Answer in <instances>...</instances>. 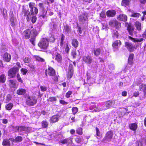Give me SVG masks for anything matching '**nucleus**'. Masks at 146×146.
I'll list each match as a JSON object with an SVG mask.
<instances>
[{"mask_svg":"<svg viewBox=\"0 0 146 146\" xmlns=\"http://www.w3.org/2000/svg\"><path fill=\"white\" fill-rule=\"evenodd\" d=\"M37 101V100L35 96H27L26 103L28 105L33 106L36 103Z\"/></svg>","mask_w":146,"mask_h":146,"instance_id":"f257e3e1","label":"nucleus"},{"mask_svg":"<svg viewBox=\"0 0 146 146\" xmlns=\"http://www.w3.org/2000/svg\"><path fill=\"white\" fill-rule=\"evenodd\" d=\"M48 44V40L47 39L43 38L38 43V46L40 48L45 49L47 48Z\"/></svg>","mask_w":146,"mask_h":146,"instance_id":"f03ea898","label":"nucleus"},{"mask_svg":"<svg viewBox=\"0 0 146 146\" xmlns=\"http://www.w3.org/2000/svg\"><path fill=\"white\" fill-rule=\"evenodd\" d=\"M19 71V68L16 67V66L11 68L8 71V75L10 78H13L16 76V74Z\"/></svg>","mask_w":146,"mask_h":146,"instance_id":"7ed1b4c3","label":"nucleus"},{"mask_svg":"<svg viewBox=\"0 0 146 146\" xmlns=\"http://www.w3.org/2000/svg\"><path fill=\"white\" fill-rule=\"evenodd\" d=\"M33 12H31L30 11L29 12L28 10L25 12V15H27V18L29 19L31 17V15H36L38 13V11L36 7H35L34 8H33Z\"/></svg>","mask_w":146,"mask_h":146,"instance_id":"20e7f679","label":"nucleus"},{"mask_svg":"<svg viewBox=\"0 0 146 146\" xmlns=\"http://www.w3.org/2000/svg\"><path fill=\"white\" fill-rule=\"evenodd\" d=\"M88 15L87 13H84L79 17V19L80 23L81 24H86L87 23Z\"/></svg>","mask_w":146,"mask_h":146,"instance_id":"39448f33","label":"nucleus"},{"mask_svg":"<svg viewBox=\"0 0 146 146\" xmlns=\"http://www.w3.org/2000/svg\"><path fill=\"white\" fill-rule=\"evenodd\" d=\"M31 33V35L32 34L33 35L31 36V38L29 40L32 44L34 45L35 44V38L38 35L37 32L36 30L33 29L32 30Z\"/></svg>","mask_w":146,"mask_h":146,"instance_id":"423d86ee","label":"nucleus"},{"mask_svg":"<svg viewBox=\"0 0 146 146\" xmlns=\"http://www.w3.org/2000/svg\"><path fill=\"white\" fill-rule=\"evenodd\" d=\"M113 133L111 131H108L106 134L104 138L103 139V141H110L112 138Z\"/></svg>","mask_w":146,"mask_h":146,"instance_id":"0eeeda50","label":"nucleus"},{"mask_svg":"<svg viewBox=\"0 0 146 146\" xmlns=\"http://www.w3.org/2000/svg\"><path fill=\"white\" fill-rule=\"evenodd\" d=\"M55 70L51 67H49L48 69L45 70V74L46 76L47 74L50 76H53L55 75Z\"/></svg>","mask_w":146,"mask_h":146,"instance_id":"6e6552de","label":"nucleus"},{"mask_svg":"<svg viewBox=\"0 0 146 146\" xmlns=\"http://www.w3.org/2000/svg\"><path fill=\"white\" fill-rule=\"evenodd\" d=\"M121 45V42L120 40H117L113 42L112 46L114 50H118V48Z\"/></svg>","mask_w":146,"mask_h":146,"instance_id":"1a4fd4ad","label":"nucleus"},{"mask_svg":"<svg viewBox=\"0 0 146 146\" xmlns=\"http://www.w3.org/2000/svg\"><path fill=\"white\" fill-rule=\"evenodd\" d=\"M125 46L127 48L128 51L132 52L135 48V46L133 45L131 43L129 42H125Z\"/></svg>","mask_w":146,"mask_h":146,"instance_id":"9d476101","label":"nucleus"},{"mask_svg":"<svg viewBox=\"0 0 146 146\" xmlns=\"http://www.w3.org/2000/svg\"><path fill=\"white\" fill-rule=\"evenodd\" d=\"M60 116L59 115H55L50 117V123L56 122L58 121L60 118Z\"/></svg>","mask_w":146,"mask_h":146,"instance_id":"9b49d317","label":"nucleus"},{"mask_svg":"<svg viewBox=\"0 0 146 146\" xmlns=\"http://www.w3.org/2000/svg\"><path fill=\"white\" fill-rule=\"evenodd\" d=\"M109 25L110 26L115 27L116 28H119L120 25V23L115 20H112L110 21L109 22Z\"/></svg>","mask_w":146,"mask_h":146,"instance_id":"f8f14e48","label":"nucleus"},{"mask_svg":"<svg viewBox=\"0 0 146 146\" xmlns=\"http://www.w3.org/2000/svg\"><path fill=\"white\" fill-rule=\"evenodd\" d=\"M73 66L71 64H70L69 65L68 71L67 75V77L69 78H71L73 74Z\"/></svg>","mask_w":146,"mask_h":146,"instance_id":"ddd939ff","label":"nucleus"},{"mask_svg":"<svg viewBox=\"0 0 146 146\" xmlns=\"http://www.w3.org/2000/svg\"><path fill=\"white\" fill-rule=\"evenodd\" d=\"M3 60L6 62H9L11 58V55L7 52L5 53L3 55Z\"/></svg>","mask_w":146,"mask_h":146,"instance_id":"4468645a","label":"nucleus"},{"mask_svg":"<svg viewBox=\"0 0 146 146\" xmlns=\"http://www.w3.org/2000/svg\"><path fill=\"white\" fill-rule=\"evenodd\" d=\"M139 90L143 91L144 95L146 94V84H140L139 86Z\"/></svg>","mask_w":146,"mask_h":146,"instance_id":"2eb2a0df","label":"nucleus"},{"mask_svg":"<svg viewBox=\"0 0 146 146\" xmlns=\"http://www.w3.org/2000/svg\"><path fill=\"white\" fill-rule=\"evenodd\" d=\"M134 28L132 26H129L127 27V30L128 31L129 34L131 36H133V34L136 33V32L134 31Z\"/></svg>","mask_w":146,"mask_h":146,"instance_id":"dca6fc26","label":"nucleus"},{"mask_svg":"<svg viewBox=\"0 0 146 146\" xmlns=\"http://www.w3.org/2000/svg\"><path fill=\"white\" fill-rule=\"evenodd\" d=\"M83 61L87 64H90L91 63L92 59L91 56H84L83 58Z\"/></svg>","mask_w":146,"mask_h":146,"instance_id":"f3484780","label":"nucleus"},{"mask_svg":"<svg viewBox=\"0 0 146 146\" xmlns=\"http://www.w3.org/2000/svg\"><path fill=\"white\" fill-rule=\"evenodd\" d=\"M116 14V11L114 10H110L107 11V16L108 17H114Z\"/></svg>","mask_w":146,"mask_h":146,"instance_id":"a211bd4d","label":"nucleus"},{"mask_svg":"<svg viewBox=\"0 0 146 146\" xmlns=\"http://www.w3.org/2000/svg\"><path fill=\"white\" fill-rule=\"evenodd\" d=\"M115 104V102L113 100L108 101L106 102V106L107 108H109L113 106Z\"/></svg>","mask_w":146,"mask_h":146,"instance_id":"6ab92c4d","label":"nucleus"},{"mask_svg":"<svg viewBox=\"0 0 146 146\" xmlns=\"http://www.w3.org/2000/svg\"><path fill=\"white\" fill-rule=\"evenodd\" d=\"M129 39L133 41V42L136 43V42H140L143 41V38H133L130 36H129L128 37Z\"/></svg>","mask_w":146,"mask_h":146,"instance_id":"aec40b11","label":"nucleus"},{"mask_svg":"<svg viewBox=\"0 0 146 146\" xmlns=\"http://www.w3.org/2000/svg\"><path fill=\"white\" fill-rule=\"evenodd\" d=\"M11 141L16 142H20L22 141V137L20 136H18L15 137V139L10 138Z\"/></svg>","mask_w":146,"mask_h":146,"instance_id":"412c9836","label":"nucleus"},{"mask_svg":"<svg viewBox=\"0 0 146 146\" xmlns=\"http://www.w3.org/2000/svg\"><path fill=\"white\" fill-rule=\"evenodd\" d=\"M31 31L29 29H27L24 31V34L25 38L26 39L29 38L30 35H31Z\"/></svg>","mask_w":146,"mask_h":146,"instance_id":"4be33fe9","label":"nucleus"},{"mask_svg":"<svg viewBox=\"0 0 146 146\" xmlns=\"http://www.w3.org/2000/svg\"><path fill=\"white\" fill-rule=\"evenodd\" d=\"M117 19L121 21H125L127 20V17L126 15L124 14H120L117 17Z\"/></svg>","mask_w":146,"mask_h":146,"instance_id":"5701e85b","label":"nucleus"},{"mask_svg":"<svg viewBox=\"0 0 146 146\" xmlns=\"http://www.w3.org/2000/svg\"><path fill=\"white\" fill-rule=\"evenodd\" d=\"M90 109L91 110H93L95 112H98L100 110H102V109L98 108L95 105L92 106L90 107Z\"/></svg>","mask_w":146,"mask_h":146,"instance_id":"b1692460","label":"nucleus"},{"mask_svg":"<svg viewBox=\"0 0 146 146\" xmlns=\"http://www.w3.org/2000/svg\"><path fill=\"white\" fill-rule=\"evenodd\" d=\"M55 60L58 62H60L62 60V58L61 55L58 54L57 53L55 56Z\"/></svg>","mask_w":146,"mask_h":146,"instance_id":"393cba45","label":"nucleus"},{"mask_svg":"<svg viewBox=\"0 0 146 146\" xmlns=\"http://www.w3.org/2000/svg\"><path fill=\"white\" fill-rule=\"evenodd\" d=\"M64 32L66 34H69L71 32L70 27L68 25L64 26Z\"/></svg>","mask_w":146,"mask_h":146,"instance_id":"a878e982","label":"nucleus"},{"mask_svg":"<svg viewBox=\"0 0 146 146\" xmlns=\"http://www.w3.org/2000/svg\"><path fill=\"white\" fill-rule=\"evenodd\" d=\"M130 129L132 130H135L137 127V125L135 123H131L129 125Z\"/></svg>","mask_w":146,"mask_h":146,"instance_id":"bb28decb","label":"nucleus"},{"mask_svg":"<svg viewBox=\"0 0 146 146\" xmlns=\"http://www.w3.org/2000/svg\"><path fill=\"white\" fill-rule=\"evenodd\" d=\"M130 1L129 0H122L121 3V5L125 7L128 6L129 5Z\"/></svg>","mask_w":146,"mask_h":146,"instance_id":"cd10ccee","label":"nucleus"},{"mask_svg":"<svg viewBox=\"0 0 146 146\" xmlns=\"http://www.w3.org/2000/svg\"><path fill=\"white\" fill-rule=\"evenodd\" d=\"M26 92V90L20 88L17 91V94L19 95H24Z\"/></svg>","mask_w":146,"mask_h":146,"instance_id":"c85d7f7f","label":"nucleus"},{"mask_svg":"<svg viewBox=\"0 0 146 146\" xmlns=\"http://www.w3.org/2000/svg\"><path fill=\"white\" fill-rule=\"evenodd\" d=\"M3 146H10V142L9 140L7 139H4L2 142Z\"/></svg>","mask_w":146,"mask_h":146,"instance_id":"c756f323","label":"nucleus"},{"mask_svg":"<svg viewBox=\"0 0 146 146\" xmlns=\"http://www.w3.org/2000/svg\"><path fill=\"white\" fill-rule=\"evenodd\" d=\"M72 44L74 47L77 48L78 45V42L76 39H74L72 40Z\"/></svg>","mask_w":146,"mask_h":146,"instance_id":"7c9ffc66","label":"nucleus"},{"mask_svg":"<svg viewBox=\"0 0 146 146\" xmlns=\"http://www.w3.org/2000/svg\"><path fill=\"white\" fill-rule=\"evenodd\" d=\"M9 85L11 88H15L16 86L15 82L11 80L9 81Z\"/></svg>","mask_w":146,"mask_h":146,"instance_id":"2f4dec72","label":"nucleus"},{"mask_svg":"<svg viewBox=\"0 0 146 146\" xmlns=\"http://www.w3.org/2000/svg\"><path fill=\"white\" fill-rule=\"evenodd\" d=\"M93 53L95 56H98L100 53V49L99 48H96L93 50Z\"/></svg>","mask_w":146,"mask_h":146,"instance_id":"473e14b6","label":"nucleus"},{"mask_svg":"<svg viewBox=\"0 0 146 146\" xmlns=\"http://www.w3.org/2000/svg\"><path fill=\"white\" fill-rule=\"evenodd\" d=\"M70 47V46H69L68 44L67 43H66L63 47V48H62V49H65V52L68 53L69 50L70 49V48L69 47Z\"/></svg>","mask_w":146,"mask_h":146,"instance_id":"72a5a7b5","label":"nucleus"},{"mask_svg":"<svg viewBox=\"0 0 146 146\" xmlns=\"http://www.w3.org/2000/svg\"><path fill=\"white\" fill-rule=\"evenodd\" d=\"M48 123L46 121H43L41 122L42 127L44 128H46L48 127Z\"/></svg>","mask_w":146,"mask_h":146,"instance_id":"f704fd0d","label":"nucleus"},{"mask_svg":"<svg viewBox=\"0 0 146 146\" xmlns=\"http://www.w3.org/2000/svg\"><path fill=\"white\" fill-rule=\"evenodd\" d=\"M20 132L23 131H28L30 129L29 127L24 126H20Z\"/></svg>","mask_w":146,"mask_h":146,"instance_id":"c9c22d12","label":"nucleus"},{"mask_svg":"<svg viewBox=\"0 0 146 146\" xmlns=\"http://www.w3.org/2000/svg\"><path fill=\"white\" fill-rule=\"evenodd\" d=\"M135 26L138 31H140L141 30V23L138 21H136L135 23Z\"/></svg>","mask_w":146,"mask_h":146,"instance_id":"e433bc0d","label":"nucleus"},{"mask_svg":"<svg viewBox=\"0 0 146 146\" xmlns=\"http://www.w3.org/2000/svg\"><path fill=\"white\" fill-rule=\"evenodd\" d=\"M13 104L12 103H9L5 105L6 109L7 110H10L13 107Z\"/></svg>","mask_w":146,"mask_h":146,"instance_id":"4c0bfd02","label":"nucleus"},{"mask_svg":"<svg viewBox=\"0 0 146 146\" xmlns=\"http://www.w3.org/2000/svg\"><path fill=\"white\" fill-rule=\"evenodd\" d=\"M6 80V78L5 77V75L2 74L0 75V82L1 83H4Z\"/></svg>","mask_w":146,"mask_h":146,"instance_id":"58836bf2","label":"nucleus"},{"mask_svg":"<svg viewBox=\"0 0 146 146\" xmlns=\"http://www.w3.org/2000/svg\"><path fill=\"white\" fill-rule=\"evenodd\" d=\"M10 20L11 22V25L13 27H14L16 25V21L15 18L10 19Z\"/></svg>","mask_w":146,"mask_h":146,"instance_id":"ea45409f","label":"nucleus"},{"mask_svg":"<svg viewBox=\"0 0 146 146\" xmlns=\"http://www.w3.org/2000/svg\"><path fill=\"white\" fill-rule=\"evenodd\" d=\"M31 17L29 18V19H30L32 18V19L31 20V22L33 23H35L36 20V16L35 15H31Z\"/></svg>","mask_w":146,"mask_h":146,"instance_id":"a19ab883","label":"nucleus"},{"mask_svg":"<svg viewBox=\"0 0 146 146\" xmlns=\"http://www.w3.org/2000/svg\"><path fill=\"white\" fill-rule=\"evenodd\" d=\"M57 100V99L55 97H51L49 98V99L47 100V101L50 102L53 101H56Z\"/></svg>","mask_w":146,"mask_h":146,"instance_id":"79ce46f5","label":"nucleus"},{"mask_svg":"<svg viewBox=\"0 0 146 146\" xmlns=\"http://www.w3.org/2000/svg\"><path fill=\"white\" fill-rule=\"evenodd\" d=\"M35 58L36 60L39 62H44V60L38 56H35Z\"/></svg>","mask_w":146,"mask_h":146,"instance_id":"37998d69","label":"nucleus"},{"mask_svg":"<svg viewBox=\"0 0 146 146\" xmlns=\"http://www.w3.org/2000/svg\"><path fill=\"white\" fill-rule=\"evenodd\" d=\"M35 3H30L29 4V7L31 8V12H33V8H34V6Z\"/></svg>","mask_w":146,"mask_h":146,"instance_id":"c03bdc74","label":"nucleus"},{"mask_svg":"<svg viewBox=\"0 0 146 146\" xmlns=\"http://www.w3.org/2000/svg\"><path fill=\"white\" fill-rule=\"evenodd\" d=\"M72 111L74 115L77 112L78 109L76 107H74L72 108Z\"/></svg>","mask_w":146,"mask_h":146,"instance_id":"a18cd8bd","label":"nucleus"},{"mask_svg":"<svg viewBox=\"0 0 146 146\" xmlns=\"http://www.w3.org/2000/svg\"><path fill=\"white\" fill-rule=\"evenodd\" d=\"M100 17L102 18H105L106 17V12L105 11H102L100 14Z\"/></svg>","mask_w":146,"mask_h":146,"instance_id":"49530a36","label":"nucleus"},{"mask_svg":"<svg viewBox=\"0 0 146 146\" xmlns=\"http://www.w3.org/2000/svg\"><path fill=\"white\" fill-rule=\"evenodd\" d=\"M76 133L79 135H82V128L81 127L78 128L76 130Z\"/></svg>","mask_w":146,"mask_h":146,"instance_id":"de8ad7c7","label":"nucleus"},{"mask_svg":"<svg viewBox=\"0 0 146 146\" xmlns=\"http://www.w3.org/2000/svg\"><path fill=\"white\" fill-rule=\"evenodd\" d=\"M118 36V33L117 31H116L114 32L113 35V37L114 39L117 38Z\"/></svg>","mask_w":146,"mask_h":146,"instance_id":"09e8293b","label":"nucleus"},{"mask_svg":"<svg viewBox=\"0 0 146 146\" xmlns=\"http://www.w3.org/2000/svg\"><path fill=\"white\" fill-rule=\"evenodd\" d=\"M140 14L138 13H133L131 15V16L134 17H139Z\"/></svg>","mask_w":146,"mask_h":146,"instance_id":"8fccbe9b","label":"nucleus"},{"mask_svg":"<svg viewBox=\"0 0 146 146\" xmlns=\"http://www.w3.org/2000/svg\"><path fill=\"white\" fill-rule=\"evenodd\" d=\"M9 15L10 17V19H14V15L13 13V12L11 10H10L9 13Z\"/></svg>","mask_w":146,"mask_h":146,"instance_id":"3c124183","label":"nucleus"},{"mask_svg":"<svg viewBox=\"0 0 146 146\" xmlns=\"http://www.w3.org/2000/svg\"><path fill=\"white\" fill-rule=\"evenodd\" d=\"M20 126H16L13 127V131L15 132H20Z\"/></svg>","mask_w":146,"mask_h":146,"instance_id":"603ef678","label":"nucleus"},{"mask_svg":"<svg viewBox=\"0 0 146 146\" xmlns=\"http://www.w3.org/2000/svg\"><path fill=\"white\" fill-rule=\"evenodd\" d=\"M21 71L23 75H25L27 72L28 70L26 69L22 68L21 69Z\"/></svg>","mask_w":146,"mask_h":146,"instance_id":"864d4df0","label":"nucleus"},{"mask_svg":"<svg viewBox=\"0 0 146 146\" xmlns=\"http://www.w3.org/2000/svg\"><path fill=\"white\" fill-rule=\"evenodd\" d=\"M42 12V15L41 16L43 18H45L46 17V15L47 14V11H45L44 9V11H42V10H41Z\"/></svg>","mask_w":146,"mask_h":146,"instance_id":"5fc2aeb1","label":"nucleus"},{"mask_svg":"<svg viewBox=\"0 0 146 146\" xmlns=\"http://www.w3.org/2000/svg\"><path fill=\"white\" fill-rule=\"evenodd\" d=\"M30 61V58L28 57H25L24 59V61L25 63H29Z\"/></svg>","mask_w":146,"mask_h":146,"instance_id":"6e6d98bb","label":"nucleus"},{"mask_svg":"<svg viewBox=\"0 0 146 146\" xmlns=\"http://www.w3.org/2000/svg\"><path fill=\"white\" fill-rule=\"evenodd\" d=\"M17 80L19 82H21V83L23 82V81L21 80L20 76L19 74H17Z\"/></svg>","mask_w":146,"mask_h":146,"instance_id":"4d7b16f0","label":"nucleus"},{"mask_svg":"<svg viewBox=\"0 0 146 146\" xmlns=\"http://www.w3.org/2000/svg\"><path fill=\"white\" fill-rule=\"evenodd\" d=\"M72 92L71 91H69L66 93V96L67 98H69L70 95L72 94Z\"/></svg>","mask_w":146,"mask_h":146,"instance_id":"13d9d810","label":"nucleus"},{"mask_svg":"<svg viewBox=\"0 0 146 146\" xmlns=\"http://www.w3.org/2000/svg\"><path fill=\"white\" fill-rule=\"evenodd\" d=\"M76 52L75 50H73L72 52V55L73 58H76Z\"/></svg>","mask_w":146,"mask_h":146,"instance_id":"bf43d9fd","label":"nucleus"},{"mask_svg":"<svg viewBox=\"0 0 146 146\" xmlns=\"http://www.w3.org/2000/svg\"><path fill=\"white\" fill-rule=\"evenodd\" d=\"M40 89L42 92H44L46 90L47 88L45 86H40Z\"/></svg>","mask_w":146,"mask_h":146,"instance_id":"052dcab7","label":"nucleus"},{"mask_svg":"<svg viewBox=\"0 0 146 146\" xmlns=\"http://www.w3.org/2000/svg\"><path fill=\"white\" fill-rule=\"evenodd\" d=\"M38 6L42 10V11H44V9H45V8L44 7V5L43 3H39L38 4Z\"/></svg>","mask_w":146,"mask_h":146,"instance_id":"680f3d73","label":"nucleus"},{"mask_svg":"<svg viewBox=\"0 0 146 146\" xmlns=\"http://www.w3.org/2000/svg\"><path fill=\"white\" fill-rule=\"evenodd\" d=\"M108 68L109 69L111 70H113L114 69L115 67L114 65L112 64H110L108 66Z\"/></svg>","mask_w":146,"mask_h":146,"instance_id":"e2e57ef3","label":"nucleus"},{"mask_svg":"<svg viewBox=\"0 0 146 146\" xmlns=\"http://www.w3.org/2000/svg\"><path fill=\"white\" fill-rule=\"evenodd\" d=\"M68 139H68V138L66 139H64L61 141L60 142V143H63V144L67 143V142H68Z\"/></svg>","mask_w":146,"mask_h":146,"instance_id":"0e129e2a","label":"nucleus"},{"mask_svg":"<svg viewBox=\"0 0 146 146\" xmlns=\"http://www.w3.org/2000/svg\"><path fill=\"white\" fill-rule=\"evenodd\" d=\"M75 140L78 143H80L81 141V139L80 137H77L75 138Z\"/></svg>","mask_w":146,"mask_h":146,"instance_id":"69168bd1","label":"nucleus"},{"mask_svg":"<svg viewBox=\"0 0 146 146\" xmlns=\"http://www.w3.org/2000/svg\"><path fill=\"white\" fill-rule=\"evenodd\" d=\"M55 40V39L54 36H51L49 39V40L50 42H53Z\"/></svg>","mask_w":146,"mask_h":146,"instance_id":"338daca9","label":"nucleus"},{"mask_svg":"<svg viewBox=\"0 0 146 146\" xmlns=\"http://www.w3.org/2000/svg\"><path fill=\"white\" fill-rule=\"evenodd\" d=\"M54 76L52 78V79L54 80L55 82H57L58 80V78L57 76Z\"/></svg>","mask_w":146,"mask_h":146,"instance_id":"774afa93","label":"nucleus"}]
</instances>
